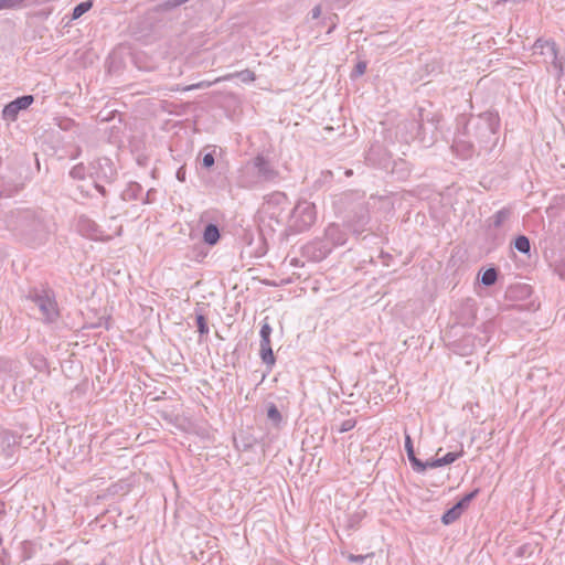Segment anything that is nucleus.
<instances>
[{
  "label": "nucleus",
  "mask_w": 565,
  "mask_h": 565,
  "mask_svg": "<svg viewBox=\"0 0 565 565\" xmlns=\"http://www.w3.org/2000/svg\"><path fill=\"white\" fill-rule=\"evenodd\" d=\"M500 127V117L497 113L486 111L476 118H471L465 126L463 135L468 140L456 139L455 145L457 148H462L467 152H471L473 141L479 143H489L497 135Z\"/></svg>",
  "instance_id": "nucleus-1"
},
{
  "label": "nucleus",
  "mask_w": 565,
  "mask_h": 565,
  "mask_svg": "<svg viewBox=\"0 0 565 565\" xmlns=\"http://www.w3.org/2000/svg\"><path fill=\"white\" fill-rule=\"evenodd\" d=\"M14 226L21 239L31 247H39L49 238L46 223L34 211H19L15 215Z\"/></svg>",
  "instance_id": "nucleus-2"
},
{
  "label": "nucleus",
  "mask_w": 565,
  "mask_h": 565,
  "mask_svg": "<svg viewBox=\"0 0 565 565\" xmlns=\"http://www.w3.org/2000/svg\"><path fill=\"white\" fill-rule=\"evenodd\" d=\"M28 298L39 307L46 322H53L57 319L60 312L53 290L41 285L40 288L34 287L31 289Z\"/></svg>",
  "instance_id": "nucleus-3"
},
{
  "label": "nucleus",
  "mask_w": 565,
  "mask_h": 565,
  "mask_svg": "<svg viewBox=\"0 0 565 565\" xmlns=\"http://www.w3.org/2000/svg\"><path fill=\"white\" fill-rule=\"evenodd\" d=\"M28 298L39 307L46 322H53L57 319L60 312L53 290L41 285L40 288L34 287L31 289Z\"/></svg>",
  "instance_id": "nucleus-4"
},
{
  "label": "nucleus",
  "mask_w": 565,
  "mask_h": 565,
  "mask_svg": "<svg viewBox=\"0 0 565 565\" xmlns=\"http://www.w3.org/2000/svg\"><path fill=\"white\" fill-rule=\"evenodd\" d=\"M317 220L316 205L306 200L299 201L290 214L291 227L302 232L312 226Z\"/></svg>",
  "instance_id": "nucleus-5"
},
{
  "label": "nucleus",
  "mask_w": 565,
  "mask_h": 565,
  "mask_svg": "<svg viewBox=\"0 0 565 565\" xmlns=\"http://www.w3.org/2000/svg\"><path fill=\"white\" fill-rule=\"evenodd\" d=\"M534 54L540 53L551 58V63L554 68L557 70V77H561L564 73V61L558 57L557 46L554 41L537 39L533 45Z\"/></svg>",
  "instance_id": "nucleus-6"
},
{
  "label": "nucleus",
  "mask_w": 565,
  "mask_h": 565,
  "mask_svg": "<svg viewBox=\"0 0 565 565\" xmlns=\"http://www.w3.org/2000/svg\"><path fill=\"white\" fill-rule=\"evenodd\" d=\"M246 168L255 172L258 181L262 182L274 181L278 177V171L263 154H257L254 159L248 161Z\"/></svg>",
  "instance_id": "nucleus-7"
},
{
  "label": "nucleus",
  "mask_w": 565,
  "mask_h": 565,
  "mask_svg": "<svg viewBox=\"0 0 565 565\" xmlns=\"http://www.w3.org/2000/svg\"><path fill=\"white\" fill-rule=\"evenodd\" d=\"M90 175L96 180L111 183L117 175V170L109 158H98L90 163Z\"/></svg>",
  "instance_id": "nucleus-8"
},
{
  "label": "nucleus",
  "mask_w": 565,
  "mask_h": 565,
  "mask_svg": "<svg viewBox=\"0 0 565 565\" xmlns=\"http://www.w3.org/2000/svg\"><path fill=\"white\" fill-rule=\"evenodd\" d=\"M329 241L323 238L315 239L302 247V256L312 260L320 262L331 253Z\"/></svg>",
  "instance_id": "nucleus-9"
},
{
  "label": "nucleus",
  "mask_w": 565,
  "mask_h": 565,
  "mask_svg": "<svg viewBox=\"0 0 565 565\" xmlns=\"http://www.w3.org/2000/svg\"><path fill=\"white\" fill-rule=\"evenodd\" d=\"M441 116L433 109V105L419 106L417 109L418 129L425 132L426 126L430 127L431 132L437 130Z\"/></svg>",
  "instance_id": "nucleus-10"
},
{
  "label": "nucleus",
  "mask_w": 565,
  "mask_h": 565,
  "mask_svg": "<svg viewBox=\"0 0 565 565\" xmlns=\"http://www.w3.org/2000/svg\"><path fill=\"white\" fill-rule=\"evenodd\" d=\"M34 100L32 95H22L7 104L2 109L4 120L14 121L21 110L28 109Z\"/></svg>",
  "instance_id": "nucleus-11"
},
{
  "label": "nucleus",
  "mask_w": 565,
  "mask_h": 565,
  "mask_svg": "<svg viewBox=\"0 0 565 565\" xmlns=\"http://www.w3.org/2000/svg\"><path fill=\"white\" fill-rule=\"evenodd\" d=\"M366 160L374 166L386 167L390 161V153L383 145L374 142L366 153Z\"/></svg>",
  "instance_id": "nucleus-12"
},
{
  "label": "nucleus",
  "mask_w": 565,
  "mask_h": 565,
  "mask_svg": "<svg viewBox=\"0 0 565 565\" xmlns=\"http://www.w3.org/2000/svg\"><path fill=\"white\" fill-rule=\"evenodd\" d=\"M324 241H329L331 249L335 246L344 245L347 242V233L337 224H330L324 231Z\"/></svg>",
  "instance_id": "nucleus-13"
},
{
  "label": "nucleus",
  "mask_w": 565,
  "mask_h": 565,
  "mask_svg": "<svg viewBox=\"0 0 565 565\" xmlns=\"http://www.w3.org/2000/svg\"><path fill=\"white\" fill-rule=\"evenodd\" d=\"M531 294V285H509L505 290V298L512 301L524 300Z\"/></svg>",
  "instance_id": "nucleus-14"
},
{
  "label": "nucleus",
  "mask_w": 565,
  "mask_h": 565,
  "mask_svg": "<svg viewBox=\"0 0 565 565\" xmlns=\"http://www.w3.org/2000/svg\"><path fill=\"white\" fill-rule=\"evenodd\" d=\"M511 214L512 211L510 207L501 209L486 221L488 230L501 227L503 223L510 218Z\"/></svg>",
  "instance_id": "nucleus-15"
},
{
  "label": "nucleus",
  "mask_w": 565,
  "mask_h": 565,
  "mask_svg": "<svg viewBox=\"0 0 565 565\" xmlns=\"http://www.w3.org/2000/svg\"><path fill=\"white\" fill-rule=\"evenodd\" d=\"M13 455V444L11 437L7 431H0V458L10 460Z\"/></svg>",
  "instance_id": "nucleus-16"
},
{
  "label": "nucleus",
  "mask_w": 565,
  "mask_h": 565,
  "mask_svg": "<svg viewBox=\"0 0 565 565\" xmlns=\"http://www.w3.org/2000/svg\"><path fill=\"white\" fill-rule=\"evenodd\" d=\"M221 238L220 228L214 223H209L205 225L203 231V241L205 244L213 246L215 245Z\"/></svg>",
  "instance_id": "nucleus-17"
},
{
  "label": "nucleus",
  "mask_w": 565,
  "mask_h": 565,
  "mask_svg": "<svg viewBox=\"0 0 565 565\" xmlns=\"http://www.w3.org/2000/svg\"><path fill=\"white\" fill-rule=\"evenodd\" d=\"M405 450L408 457V460L414 470H420L423 468L422 460H419L414 450L413 440L408 434L405 435Z\"/></svg>",
  "instance_id": "nucleus-18"
},
{
  "label": "nucleus",
  "mask_w": 565,
  "mask_h": 565,
  "mask_svg": "<svg viewBox=\"0 0 565 565\" xmlns=\"http://www.w3.org/2000/svg\"><path fill=\"white\" fill-rule=\"evenodd\" d=\"M462 513H463V511L457 504H455L452 508L448 509L443 514L441 522L445 525H449V524L456 522L461 516Z\"/></svg>",
  "instance_id": "nucleus-19"
},
{
  "label": "nucleus",
  "mask_w": 565,
  "mask_h": 565,
  "mask_svg": "<svg viewBox=\"0 0 565 565\" xmlns=\"http://www.w3.org/2000/svg\"><path fill=\"white\" fill-rule=\"evenodd\" d=\"M498 274L495 267H489L482 274L477 275L476 282H497Z\"/></svg>",
  "instance_id": "nucleus-20"
},
{
  "label": "nucleus",
  "mask_w": 565,
  "mask_h": 565,
  "mask_svg": "<svg viewBox=\"0 0 565 565\" xmlns=\"http://www.w3.org/2000/svg\"><path fill=\"white\" fill-rule=\"evenodd\" d=\"M513 247L522 253V254H529L531 249V244L529 237L525 235H518L513 241Z\"/></svg>",
  "instance_id": "nucleus-21"
},
{
  "label": "nucleus",
  "mask_w": 565,
  "mask_h": 565,
  "mask_svg": "<svg viewBox=\"0 0 565 565\" xmlns=\"http://www.w3.org/2000/svg\"><path fill=\"white\" fill-rule=\"evenodd\" d=\"M196 327L200 335H207L210 332L205 316L202 313V308H195Z\"/></svg>",
  "instance_id": "nucleus-22"
},
{
  "label": "nucleus",
  "mask_w": 565,
  "mask_h": 565,
  "mask_svg": "<svg viewBox=\"0 0 565 565\" xmlns=\"http://www.w3.org/2000/svg\"><path fill=\"white\" fill-rule=\"evenodd\" d=\"M267 418L275 425V426H279L280 423L282 422V416L279 412V409L277 408V406L273 403H270L268 405V408H267Z\"/></svg>",
  "instance_id": "nucleus-23"
},
{
  "label": "nucleus",
  "mask_w": 565,
  "mask_h": 565,
  "mask_svg": "<svg viewBox=\"0 0 565 565\" xmlns=\"http://www.w3.org/2000/svg\"><path fill=\"white\" fill-rule=\"evenodd\" d=\"M93 7V2L90 0L79 2L75 6L72 12V19L77 20L79 19L84 13L89 11V9Z\"/></svg>",
  "instance_id": "nucleus-24"
},
{
  "label": "nucleus",
  "mask_w": 565,
  "mask_h": 565,
  "mask_svg": "<svg viewBox=\"0 0 565 565\" xmlns=\"http://www.w3.org/2000/svg\"><path fill=\"white\" fill-rule=\"evenodd\" d=\"M259 355L263 363H265L268 366V369L271 370L273 365L276 362L271 348L259 349Z\"/></svg>",
  "instance_id": "nucleus-25"
},
{
  "label": "nucleus",
  "mask_w": 565,
  "mask_h": 565,
  "mask_svg": "<svg viewBox=\"0 0 565 565\" xmlns=\"http://www.w3.org/2000/svg\"><path fill=\"white\" fill-rule=\"evenodd\" d=\"M259 355L263 363H265L268 366V369L271 370L273 365L276 362L271 348L259 349Z\"/></svg>",
  "instance_id": "nucleus-26"
},
{
  "label": "nucleus",
  "mask_w": 565,
  "mask_h": 565,
  "mask_svg": "<svg viewBox=\"0 0 565 565\" xmlns=\"http://www.w3.org/2000/svg\"><path fill=\"white\" fill-rule=\"evenodd\" d=\"M479 491H480L479 489L472 490L471 492L465 494L456 504L462 511H465L466 509H468V507L471 503V501L478 495Z\"/></svg>",
  "instance_id": "nucleus-27"
},
{
  "label": "nucleus",
  "mask_w": 565,
  "mask_h": 565,
  "mask_svg": "<svg viewBox=\"0 0 565 565\" xmlns=\"http://www.w3.org/2000/svg\"><path fill=\"white\" fill-rule=\"evenodd\" d=\"M86 175V168L83 163H78L70 171V177L74 180H84Z\"/></svg>",
  "instance_id": "nucleus-28"
},
{
  "label": "nucleus",
  "mask_w": 565,
  "mask_h": 565,
  "mask_svg": "<svg viewBox=\"0 0 565 565\" xmlns=\"http://www.w3.org/2000/svg\"><path fill=\"white\" fill-rule=\"evenodd\" d=\"M463 455V450L461 449L458 452H448L444 457L438 458L440 462V467L450 465L455 462L458 458H460Z\"/></svg>",
  "instance_id": "nucleus-29"
},
{
  "label": "nucleus",
  "mask_w": 565,
  "mask_h": 565,
  "mask_svg": "<svg viewBox=\"0 0 565 565\" xmlns=\"http://www.w3.org/2000/svg\"><path fill=\"white\" fill-rule=\"evenodd\" d=\"M214 153H215V147L213 148L212 151L210 152H205L202 157V161H201V167L209 170L211 169L214 163H215V158H214Z\"/></svg>",
  "instance_id": "nucleus-30"
},
{
  "label": "nucleus",
  "mask_w": 565,
  "mask_h": 565,
  "mask_svg": "<svg viewBox=\"0 0 565 565\" xmlns=\"http://www.w3.org/2000/svg\"><path fill=\"white\" fill-rule=\"evenodd\" d=\"M234 76L238 77L244 83L253 82L256 78L255 73L250 70L237 72Z\"/></svg>",
  "instance_id": "nucleus-31"
},
{
  "label": "nucleus",
  "mask_w": 565,
  "mask_h": 565,
  "mask_svg": "<svg viewBox=\"0 0 565 565\" xmlns=\"http://www.w3.org/2000/svg\"><path fill=\"white\" fill-rule=\"evenodd\" d=\"M365 71H366V62L365 61H359L355 64L352 73H351V77L352 78L360 77V76H362L365 73Z\"/></svg>",
  "instance_id": "nucleus-32"
},
{
  "label": "nucleus",
  "mask_w": 565,
  "mask_h": 565,
  "mask_svg": "<svg viewBox=\"0 0 565 565\" xmlns=\"http://www.w3.org/2000/svg\"><path fill=\"white\" fill-rule=\"evenodd\" d=\"M288 201V198L285 193L282 192H275L274 194L270 195L269 200H268V203H274V204H284Z\"/></svg>",
  "instance_id": "nucleus-33"
},
{
  "label": "nucleus",
  "mask_w": 565,
  "mask_h": 565,
  "mask_svg": "<svg viewBox=\"0 0 565 565\" xmlns=\"http://www.w3.org/2000/svg\"><path fill=\"white\" fill-rule=\"evenodd\" d=\"M554 273L558 276L559 279L565 280V258L555 264Z\"/></svg>",
  "instance_id": "nucleus-34"
},
{
  "label": "nucleus",
  "mask_w": 565,
  "mask_h": 565,
  "mask_svg": "<svg viewBox=\"0 0 565 565\" xmlns=\"http://www.w3.org/2000/svg\"><path fill=\"white\" fill-rule=\"evenodd\" d=\"M422 466L423 468H420V470H415L416 472L418 473H423L425 472L428 468H438L440 467V462L438 459H435V460H427L425 462L422 461Z\"/></svg>",
  "instance_id": "nucleus-35"
},
{
  "label": "nucleus",
  "mask_w": 565,
  "mask_h": 565,
  "mask_svg": "<svg viewBox=\"0 0 565 565\" xmlns=\"http://www.w3.org/2000/svg\"><path fill=\"white\" fill-rule=\"evenodd\" d=\"M355 424H356V422L351 418L343 420L339 427V433H347V431L353 429Z\"/></svg>",
  "instance_id": "nucleus-36"
},
{
  "label": "nucleus",
  "mask_w": 565,
  "mask_h": 565,
  "mask_svg": "<svg viewBox=\"0 0 565 565\" xmlns=\"http://www.w3.org/2000/svg\"><path fill=\"white\" fill-rule=\"evenodd\" d=\"M185 3L184 0H167L162 3V7L164 10H171L174 9L181 4Z\"/></svg>",
  "instance_id": "nucleus-37"
},
{
  "label": "nucleus",
  "mask_w": 565,
  "mask_h": 565,
  "mask_svg": "<svg viewBox=\"0 0 565 565\" xmlns=\"http://www.w3.org/2000/svg\"><path fill=\"white\" fill-rule=\"evenodd\" d=\"M270 334H271V327L267 322H265L262 326L260 331H259L260 339H270Z\"/></svg>",
  "instance_id": "nucleus-38"
},
{
  "label": "nucleus",
  "mask_w": 565,
  "mask_h": 565,
  "mask_svg": "<svg viewBox=\"0 0 565 565\" xmlns=\"http://www.w3.org/2000/svg\"><path fill=\"white\" fill-rule=\"evenodd\" d=\"M7 9H18L25 0H4Z\"/></svg>",
  "instance_id": "nucleus-39"
},
{
  "label": "nucleus",
  "mask_w": 565,
  "mask_h": 565,
  "mask_svg": "<svg viewBox=\"0 0 565 565\" xmlns=\"http://www.w3.org/2000/svg\"><path fill=\"white\" fill-rule=\"evenodd\" d=\"M367 556H369V555H355V554H349V555H348V559H349L350 562H354V563H363V562L366 559V557H367Z\"/></svg>",
  "instance_id": "nucleus-40"
},
{
  "label": "nucleus",
  "mask_w": 565,
  "mask_h": 565,
  "mask_svg": "<svg viewBox=\"0 0 565 565\" xmlns=\"http://www.w3.org/2000/svg\"><path fill=\"white\" fill-rule=\"evenodd\" d=\"M177 179L180 181V182H184L185 181V178H186V170H185V167H180L178 170H177V174H175Z\"/></svg>",
  "instance_id": "nucleus-41"
},
{
  "label": "nucleus",
  "mask_w": 565,
  "mask_h": 565,
  "mask_svg": "<svg viewBox=\"0 0 565 565\" xmlns=\"http://www.w3.org/2000/svg\"><path fill=\"white\" fill-rule=\"evenodd\" d=\"M321 14V7L320 6H316L312 10H311V18L312 19H318Z\"/></svg>",
  "instance_id": "nucleus-42"
},
{
  "label": "nucleus",
  "mask_w": 565,
  "mask_h": 565,
  "mask_svg": "<svg viewBox=\"0 0 565 565\" xmlns=\"http://www.w3.org/2000/svg\"><path fill=\"white\" fill-rule=\"evenodd\" d=\"M98 181H99V180H96V179H95V188H96V190H97L102 195H104V196H105V195H106V193H107V192H106V189H105V186H104V185L99 184V183H98Z\"/></svg>",
  "instance_id": "nucleus-43"
},
{
  "label": "nucleus",
  "mask_w": 565,
  "mask_h": 565,
  "mask_svg": "<svg viewBox=\"0 0 565 565\" xmlns=\"http://www.w3.org/2000/svg\"><path fill=\"white\" fill-rule=\"evenodd\" d=\"M271 348L270 339H260V349Z\"/></svg>",
  "instance_id": "nucleus-44"
},
{
  "label": "nucleus",
  "mask_w": 565,
  "mask_h": 565,
  "mask_svg": "<svg viewBox=\"0 0 565 565\" xmlns=\"http://www.w3.org/2000/svg\"><path fill=\"white\" fill-rule=\"evenodd\" d=\"M252 446H253V441H250V440H246V441H245V440H244V441H243V444H242V449H243V450H248V449H250V448H252Z\"/></svg>",
  "instance_id": "nucleus-45"
},
{
  "label": "nucleus",
  "mask_w": 565,
  "mask_h": 565,
  "mask_svg": "<svg viewBox=\"0 0 565 565\" xmlns=\"http://www.w3.org/2000/svg\"><path fill=\"white\" fill-rule=\"evenodd\" d=\"M526 0H499L498 3H505V2H512V3H520L525 2Z\"/></svg>",
  "instance_id": "nucleus-46"
},
{
  "label": "nucleus",
  "mask_w": 565,
  "mask_h": 565,
  "mask_svg": "<svg viewBox=\"0 0 565 565\" xmlns=\"http://www.w3.org/2000/svg\"><path fill=\"white\" fill-rule=\"evenodd\" d=\"M153 193V190H149L146 195L145 203H150L151 194Z\"/></svg>",
  "instance_id": "nucleus-47"
},
{
  "label": "nucleus",
  "mask_w": 565,
  "mask_h": 565,
  "mask_svg": "<svg viewBox=\"0 0 565 565\" xmlns=\"http://www.w3.org/2000/svg\"><path fill=\"white\" fill-rule=\"evenodd\" d=\"M9 191H18L20 189V184H8Z\"/></svg>",
  "instance_id": "nucleus-48"
},
{
  "label": "nucleus",
  "mask_w": 565,
  "mask_h": 565,
  "mask_svg": "<svg viewBox=\"0 0 565 565\" xmlns=\"http://www.w3.org/2000/svg\"><path fill=\"white\" fill-rule=\"evenodd\" d=\"M381 258H383V264H384V265H388V264L385 262V259H386V258H391V256H390V255H387V254H386V255H384V253L382 252V253H381Z\"/></svg>",
  "instance_id": "nucleus-49"
},
{
  "label": "nucleus",
  "mask_w": 565,
  "mask_h": 565,
  "mask_svg": "<svg viewBox=\"0 0 565 565\" xmlns=\"http://www.w3.org/2000/svg\"><path fill=\"white\" fill-rule=\"evenodd\" d=\"M3 9H7L6 8V1L4 0H0V10H3Z\"/></svg>",
  "instance_id": "nucleus-50"
},
{
  "label": "nucleus",
  "mask_w": 565,
  "mask_h": 565,
  "mask_svg": "<svg viewBox=\"0 0 565 565\" xmlns=\"http://www.w3.org/2000/svg\"><path fill=\"white\" fill-rule=\"evenodd\" d=\"M79 153H81V149H79V148H77V150L75 151V154H74V156H72V159L77 158V157L79 156Z\"/></svg>",
  "instance_id": "nucleus-51"
},
{
  "label": "nucleus",
  "mask_w": 565,
  "mask_h": 565,
  "mask_svg": "<svg viewBox=\"0 0 565 565\" xmlns=\"http://www.w3.org/2000/svg\"><path fill=\"white\" fill-rule=\"evenodd\" d=\"M73 122L71 120H67L66 121V125H64V127H62L63 129H67L70 125H72Z\"/></svg>",
  "instance_id": "nucleus-52"
},
{
  "label": "nucleus",
  "mask_w": 565,
  "mask_h": 565,
  "mask_svg": "<svg viewBox=\"0 0 565 565\" xmlns=\"http://www.w3.org/2000/svg\"><path fill=\"white\" fill-rule=\"evenodd\" d=\"M280 282H285V284H288V282H291V279L290 278H287V279H282Z\"/></svg>",
  "instance_id": "nucleus-53"
},
{
  "label": "nucleus",
  "mask_w": 565,
  "mask_h": 565,
  "mask_svg": "<svg viewBox=\"0 0 565 565\" xmlns=\"http://www.w3.org/2000/svg\"><path fill=\"white\" fill-rule=\"evenodd\" d=\"M259 282L267 284V282H273V281H271V280H268V279H262V280H259Z\"/></svg>",
  "instance_id": "nucleus-54"
},
{
  "label": "nucleus",
  "mask_w": 565,
  "mask_h": 565,
  "mask_svg": "<svg viewBox=\"0 0 565 565\" xmlns=\"http://www.w3.org/2000/svg\"><path fill=\"white\" fill-rule=\"evenodd\" d=\"M334 28H335V23H332L328 32L330 33Z\"/></svg>",
  "instance_id": "nucleus-55"
},
{
  "label": "nucleus",
  "mask_w": 565,
  "mask_h": 565,
  "mask_svg": "<svg viewBox=\"0 0 565 565\" xmlns=\"http://www.w3.org/2000/svg\"><path fill=\"white\" fill-rule=\"evenodd\" d=\"M345 174H347V175H351V174H352V170H348V171L345 172Z\"/></svg>",
  "instance_id": "nucleus-56"
},
{
  "label": "nucleus",
  "mask_w": 565,
  "mask_h": 565,
  "mask_svg": "<svg viewBox=\"0 0 565 565\" xmlns=\"http://www.w3.org/2000/svg\"><path fill=\"white\" fill-rule=\"evenodd\" d=\"M318 288L316 286L312 287V291L316 292Z\"/></svg>",
  "instance_id": "nucleus-57"
},
{
  "label": "nucleus",
  "mask_w": 565,
  "mask_h": 565,
  "mask_svg": "<svg viewBox=\"0 0 565 565\" xmlns=\"http://www.w3.org/2000/svg\"><path fill=\"white\" fill-rule=\"evenodd\" d=\"M185 2H188L189 0H184Z\"/></svg>",
  "instance_id": "nucleus-58"
}]
</instances>
